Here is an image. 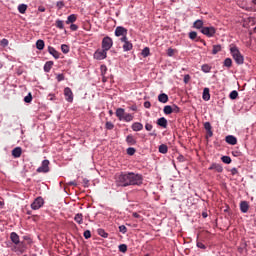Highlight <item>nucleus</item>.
<instances>
[{
    "instance_id": "nucleus-1",
    "label": "nucleus",
    "mask_w": 256,
    "mask_h": 256,
    "mask_svg": "<svg viewBox=\"0 0 256 256\" xmlns=\"http://www.w3.org/2000/svg\"><path fill=\"white\" fill-rule=\"evenodd\" d=\"M117 187H131L143 185V174L134 172H121L116 179Z\"/></svg>"
},
{
    "instance_id": "nucleus-2",
    "label": "nucleus",
    "mask_w": 256,
    "mask_h": 256,
    "mask_svg": "<svg viewBox=\"0 0 256 256\" xmlns=\"http://www.w3.org/2000/svg\"><path fill=\"white\" fill-rule=\"evenodd\" d=\"M230 53L236 65H243V63H245V57H243V54H241V51H239V48H237V46H231Z\"/></svg>"
},
{
    "instance_id": "nucleus-3",
    "label": "nucleus",
    "mask_w": 256,
    "mask_h": 256,
    "mask_svg": "<svg viewBox=\"0 0 256 256\" xmlns=\"http://www.w3.org/2000/svg\"><path fill=\"white\" fill-rule=\"evenodd\" d=\"M238 5L246 11H256V0H238Z\"/></svg>"
},
{
    "instance_id": "nucleus-4",
    "label": "nucleus",
    "mask_w": 256,
    "mask_h": 256,
    "mask_svg": "<svg viewBox=\"0 0 256 256\" xmlns=\"http://www.w3.org/2000/svg\"><path fill=\"white\" fill-rule=\"evenodd\" d=\"M45 205V200H43V197L38 196L31 204V209L33 211H37L42 208V206Z\"/></svg>"
},
{
    "instance_id": "nucleus-5",
    "label": "nucleus",
    "mask_w": 256,
    "mask_h": 256,
    "mask_svg": "<svg viewBox=\"0 0 256 256\" xmlns=\"http://www.w3.org/2000/svg\"><path fill=\"white\" fill-rule=\"evenodd\" d=\"M113 47V39L109 36H106L102 39V49L104 51H109Z\"/></svg>"
},
{
    "instance_id": "nucleus-6",
    "label": "nucleus",
    "mask_w": 256,
    "mask_h": 256,
    "mask_svg": "<svg viewBox=\"0 0 256 256\" xmlns=\"http://www.w3.org/2000/svg\"><path fill=\"white\" fill-rule=\"evenodd\" d=\"M202 35H206V37H215V34L217 33V30L215 27L210 26V27H204L201 30Z\"/></svg>"
},
{
    "instance_id": "nucleus-7",
    "label": "nucleus",
    "mask_w": 256,
    "mask_h": 256,
    "mask_svg": "<svg viewBox=\"0 0 256 256\" xmlns=\"http://www.w3.org/2000/svg\"><path fill=\"white\" fill-rule=\"evenodd\" d=\"M94 59L97 61H103V59H107V50H104V48L101 50H96L94 53Z\"/></svg>"
},
{
    "instance_id": "nucleus-8",
    "label": "nucleus",
    "mask_w": 256,
    "mask_h": 256,
    "mask_svg": "<svg viewBox=\"0 0 256 256\" xmlns=\"http://www.w3.org/2000/svg\"><path fill=\"white\" fill-rule=\"evenodd\" d=\"M36 171L37 173H49V160H43L41 166Z\"/></svg>"
},
{
    "instance_id": "nucleus-9",
    "label": "nucleus",
    "mask_w": 256,
    "mask_h": 256,
    "mask_svg": "<svg viewBox=\"0 0 256 256\" xmlns=\"http://www.w3.org/2000/svg\"><path fill=\"white\" fill-rule=\"evenodd\" d=\"M128 30L127 28L123 27V26H118L115 29V36L116 37H123L124 35H127Z\"/></svg>"
},
{
    "instance_id": "nucleus-10",
    "label": "nucleus",
    "mask_w": 256,
    "mask_h": 256,
    "mask_svg": "<svg viewBox=\"0 0 256 256\" xmlns=\"http://www.w3.org/2000/svg\"><path fill=\"white\" fill-rule=\"evenodd\" d=\"M64 95L68 103H73V91L71 90V88L69 87L64 88Z\"/></svg>"
},
{
    "instance_id": "nucleus-11",
    "label": "nucleus",
    "mask_w": 256,
    "mask_h": 256,
    "mask_svg": "<svg viewBox=\"0 0 256 256\" xmlns=\"http://www.w3.org/2000/svg\"><path fill=\"white\" fill-rule=\"evenodd\" d=\"M204 129L207 133V137H213V126H211V122H205Z\"/></svg>"
},
{
    "instance_id": "nucleus-12",
    "label": "nucleus",
    "mask_w": 256,
    "mask_h": 256,
    "mask_svg": "<svg viewBox=\"0 0 256 256\" xmlns=\"http://www.w3.org/2000/svg\"><path fill=\"white\" fill-rule=\"evenodd\" d=\"M209 171H216L217 173H223V166L221 164L213 163L209 168Z\"/></svg>"
},
{
    "instance_id": "nucleus-13",
    "label": "nucleus",
    "mask_w": 256,
    "mask_h": 256,
    "mask_svg": "<svg viewBox=\"0 0 256 256\" xmlns=\"http://www.w3.org/2000/svg\"><path fill=\"white\" fill-rule=\"evenodd\" d=\"M48 53L54 57V59H59L61 57V53L55 50L53 46L48 47Z\"/></svg>"
},
{
    "instance_id": "nucleus-14",
    "label": "nucleus",
    "mask_w": 256,
    "mask_h": 256,
    "mask_svg": "<svg viewBox=\"0 0 256 256\" xmlns=\"http://www.w3.org/2000/svg\"><path fill=\"white\" fill-rule=\"evenodd\" d=\"M225 141L228 145H237V137L233 135L226 136Z\"/></svg>"
},
{
    "instance_id": "nucleus-15",
    "label": "nucleus",
    "mask_w": 256,
    "mask_h": 256,
    "mask_svg": "<svg viewBox=\"0 0 256 256\" xmlns=\"http://www.w3.org/2000/svg\"><path fill=\"white\" fill-rule=\"evenodd\" d=\"M158 127H162V129H167V119L165 117H161L157 120Z\"/></svg>"
},
{
    "instance_id": "nucleus-16",
    "label": "nucleus",
    "mask_w": 256,
    "mask_h": 256,
    "mask_svg": "<svg viewBox=\"0 0 256 256\" xmlns=\"http://www.w3.org/2000/svg\"><path fill=\"white\" fill-rule=\"evenodd\" d=\"M23 153V150L21 149V147H16L12 150V156L15 159H19V157H21V154Z\"/></svg>"
},
{
    "instance_id": "nucleus-17",
    "label": "nucleus",
    "mask_w": 256,
    "mask_h": 256,
    "mask_svg": "<svg viewBox=\"0 0 256 256\" xmlns=\"http://www.w3.org/2000/svg\"><path fill=\"white\" fill-rule=\"evenodd\" d=\"M10 239L12 241V243H14V245H19L20 240H19V234L16 232H12L10 234Z\"/></svg>"
},
{
    "instance_id": "nucleus-18",
    "label": "nucleus",
    "mask_w": 256,
    "mask_h": 256,
    "mask_svg": "<svg viewBox=\"0 0 256 256\" xmlns=\"http://www.w3.org/2000/svg\"><path fill=\"white\" fill-rule=\"evenodd\" d=\"M131 129L135 132L143 131V124L140 122H134Z\"/></svg>"
},
{
    "instance_id": "nucleus-19",
    "label": "nucleus",
    "mask_w": 256,
    "mask_h": 256,
    "mask_svg": "<svg viewBox=\"0 0 256 256\" xmlns=\"http://www.w3.org/2000/svg\"><path fill=\"white\" fill-rule=\"evenodd\" d=\"M240 211L241 213H247V211H249V203L247 201H242L240 203Z\"/></svg>"
},
{
    "instance_id": "nucleus-20",
    "label": "nucleus",
    "mask_w": 256,
    "mask_h": 256,
    "mask_svg": "<svg viewBox=\"0 0 256 256\" xmlns=\"http://www.w3.org/2000/svg\"><path fill=\"white\" fill-rule=\"evenodd\" d=\"M194 29H200V32L203 31V29L205 28V26H203V20H196L193 24Z\"/></svg>"
},
{
    "instance_id": "nucleus-21",
    "label": "nucleus",
    "mask_w": 256,
    "mask_h": 256,
    "mask_svg": "<svg viewBox=\"0 0 256 256\" xmlns=\"http://www.w3.org/2000/svg\"><path fill=\"white\" fill-rule=\"evenodd\" d=\"M116 117H118L119 121H123V117H125V109L118 108L116 110Z\"/></svg>"
},
{
    "instance_id": "nucleus-22",
    "label": "nucleus",
    "mask_w": 256,
    "mask_h": 256,
    "mask_svg": "<svg viewBox=\"0 0 256 256\" xmlns=\"http://www.w3.org/2000/svg\"><path fill=\"white\" fill-rule=\"evenodd\" d=\"M53 61H47L45 64H44V72L45 73H49L51 71V69H53Z\"/></svg>"
},
{
    "instance_id": "nucleus-23",
    "label": "nucleus",
    "mask_w": 256,
    "mask_h": 256,
    "mask_svg": "<svg viewBox=\"0 0 256 256\" xmlns=\"http://www.w3.org/2000/svg\"><path fill=\"white\" fill-rule=\"evenodd\" d=\"M75 21H77V15L71 14L67 17L66 25H71V23L74 24Z\"/></svg>"
},
{
    "instance_id": "nucleus-24",
    "label": "nucleus",
    "mask_w": 256,
    "mask_h": 256,
    "mask_svg": "<svg viewBox=\"0 0 256 256\" xmlns=\"http://www.w3.org/2000/svg\"><path fill=\"white\" fill-rule=\"evenodd\" d=\"M158 101L160 103H167L169 101V96L165 93H162V94L158 95Z\"/></svg>"
},
{
    "instance_id": "nucleus-25",
    "label": "nucleus",
    "mask_w": 256,
    "mask_h": 256,
    "mask_svg": "<svg viewBox=\"0 0 256 256\" xmlns=\"http://www.w3.org/2000/svg\"><path fill=\"white\" fill-rule=\"evenodd\" d=\"M36 49H38V51H43L45 49V41L39 39L36 41Z\"/></svg>"
},
{
    "instance_id": "nucleus-26",
    "label": "nucleus",
    "mask_w": 256,
    "mask_h": 256,
    "mask_svg": "<svg viewBox=\"0 0 256 256\" xmlns=\"http://www.w3.org/2000/svg\"><path fill=\"white\" fill-rule=\"evenodd\" d=\"M202 98L204 101H209V99H211V94L209 93V88H204Z\"/></svg>"
},
{
    "instance_id": "nucleus-27",
    "label": "nucleus",
    "mask_w": 256,
    "mask_h": 256,
    "mask_svg": "<svg viewBox=\"0 0 256 256\" xmlns=\"http://www.w3.org/2000/svg\"><path fill=\"white\" fill-rule=\"evenodd\" d=\"M126 143H128L129 145H137V140H135V138L133 137V135L129 134L126 137Z\"/></svg>"
},
{
    "instance_id": "nucleus-28",
    "label": "nucleus",
    "mask_w": 256,
    "mask_h": 256,
    "mask_svg": "<svg viewBox=\"0 0 256 256\" xmlns=\"http://www.w3.org/2000/svg\"><path fill=\"white\" fill-rule=\"evenodd\" d=\"M122 49L123 51H131L133 49V43H131V41L125 42Z\"/></svg>"
},
{
    "instance_id": "nucleus-29",
    "label": "nucleus",
    "mask_w": 256,
    "mask_h": 256,
    "mask_svg": "<svg viewBox=\"0 0 256 256\" xmlns=\"http://www.w3.org/2000/svg\"><path fill=\"white\" fill-rule=\"evenodd\" d=\"M74 221H76L78 223V225H83V214L77 213L74 216Z\"/></svg>"
},
{
    "instance_id": "nucleus-30",
    "label": "nucleus",
    "mask_w": 256,
    "mask_h": 256,
    "mask_svg": "<svg viewBox=\"0 0 256 256\" xmlns=\"http://www.w3.org/2000/svg\"><path fill=\"white\" fill-rule=\"evenodd\" d=\"M97 233L100 237H103V239H107V237H109V233H107L103 228H99Z\"/></svg>"
},
{
    "instance_id": "nucleus-31",
    "label": "nucleus",
    "mask_w": 256,
    "mask_h": 256,
    "mask_svg": "<svg viewBox=\"0 0 256 256\" xmlns=\"http://www.w3.org/2000/svg\"><path fill=\"white\" fill-rule=\"evenodd\" d=\"M159 153H162V155H165L167 151H169V148L167 147V144H161L158 148Z\"/></svg>"
},
{
    "instance_id": "nucleus-32",
    "label": "nucleus",
    "mask_w": 256,
    "mask_h": 256,
    "mask_svg": "<svg viewBox=\"0 0 256 256\" xmlns=\"http://www.w3.org/2000/svg\"><path fill=\"white\" fill-rule=\"evenodd\" d=\"M221 49H222V47L220 44L213 45L212 55H217V53H220Z\"/></svg>"
},
{
    "instance_id": "nucleus-33",
    "label": "nucleus",
    "mask_w": 256,
    "mask_h": 256,
    "mask_svg": "<svg viewBox=\"0 0 256 256\" xmlns=\"http://www.w3.org/2000/svg\"><path fill=\"white\" fill-rule=\"evenodd\" d=\"M163 111L165 115H171V113H173V108L171 105H166Z\"/></svg>"
},
{
    "instance_id": "nucleus-34",
    "label": "nucleus",
    "mask_w": 256,
    "mask_h": 256,
    "mask_svg": "<svg viewBox=\"0 0 256 256\" xmlns=\"http://www.w3.org/2000/svg\"><path fill=\"white\" fill-rule=\"evenodd\" d=\"M224 67H227L228 69L232 67L233 60L231 58H226L223 63Z\"/></svg>"
},
{
    "instance_id": "nucleus-35",
    "label": "nucleus",
    "mask_w": 256,
    "mask_h": 256,
    "mask_svg": "<svg viewBox=\"0 0 256 256\" xmlns=\"http://www.w3.org/2000/svg\"><path fill=\"white\" fill-rule=\"evenodd\" d=\"M18 11L19 13H21L22 15L26 13L27 11V5L26 4H20L18 6Z\"/></svg>"
},
{
    "instance_id": "nucleus-36",
    "label": "nucleus",
    "mask_w": 256,
    "mask_h": 256,
    "mask_svg": "<svg viewBox=\"0 0 256 256\" xmlns=\"http://www.w3.org/2000/svg\"><path fill=\"white\" fill-rule=\"evenodd\" d=\"M122 121H125L126 123H129V122L133 121V115L124 114V117L122 118Z\"/></svg>"
},
{
    "instance_id": "nucleus-37",
    "label": "nucleus",
    "mask_w": 256,
    "mask_h": 256,
    "mask_svg": "<svg viewBox=\"0 0 256 256\" xmlns=\"http://www.w3.org/2000/svg\"><path fill=\"white\" fill-rule=\"evenodd\" d=\"M201 69L203 73H211V66H209V64H203Z\"/></svg>"
},
{
    "instance_id": "nucleus-38",
    "label": "nucleus",
    "mask_w": 256,
    "mask_h": 256,
    "mask_svg": "<svg viewBox=\"0 0 256 256\" xmlns=\"http://www.w3.org/2000/svg\"><path fill=\"white\" fill-rule=\"evenodd\" d=\"M150 54H151V50L149 49V47H145L141 53L142 57H149Z\"/></svg>"
},
{
    "instance_id": "nucleus-39",
    "label": "nucleus",
    "mask_w": 256,
    "mask_h": 256,
    "mask_svg": "<svg viewBox=\"0 0 256 256\" xmlns=\"http://www.w3.org/2000/svg\"><path fill=\"white\" fill-rule=\"evenodd\" d=\"M56 27H57V29H61V30H63V29H65V24L63 23V20H56Z\"/></svg>"
},
{
    "instance_id": "nucleus-40",
    "label": "nucleus",
    "mask_w": 256,
    "mask_h": 256,
    "mask_svg": "<svg viewBox=\"0 0 256 256\" xmlns=\"http://www.w3.org/2000/svg\"><path fill=\"white\" fill-rule=\"evenodd\" d=\"M61 51H62V53H64L65 55H67V53H69V51H70L69 45H67V44H62V45H61Z\"/></svg>"
},
{
    "instance_id": "nucleus-41",
    "label": "nucleus",
    "mask_w": 256,
    "mask_h": 256,
    "mask_svg": "<svg viewBox=\"0 0 256 256\" xmlns=\"http://www.w3.org/2000/svg\"><path fill=\"white\" fill-rule=\"evenodd\" d=\"M237 97H239V92H237V90H233L230 94H229V98L232 100L237 99Z\"/></svg>"
},
{
    "instance_id": "nucleus-42",
    "label": "nucleus",
    "mask_w": 256,
    "mask_h": 256,
    "mask_svg": "<svg viewBox=\"0 0 256 256\" xmlns=\"http://www.w3.org/2000/svg\"><path fill=\"white\" fill-rule=\"evenodd\" d=\"M221 161L225 163L226 165H229L231 163V157L229 156H222Z\"/></svg>"
},
{
    "instance_id": "nucleus-43",
    "label": "nucleus",
    "mask_w": 256,
    "mask_h": 256,
    "mask_svg": "<svg viewBox=\"0 0 256 256\" xmlns=\"http://www.w3.org/2000/svg\"><path fill=\"white\" fill-rule=\"evenodd\" d=\"M120 253H127V246L126 244H120L118 247Z\"/></svg>"
},
{
    "instance_id": "nucleus-44",
    "label": "nucleus",
    "mask_w": 256,
    "mask_h": 256,
    "mask_svg": "<svg viewBox=\"0 0 256 256\" xmlns=\"http://www.w3.org/2000/svg\"><path fill=\"white\" fill-rule=\"evenodd\" d=\"M31 101H33V95H31V93H28V95L24 97V102L31 103Z\"/></svg>"
},
{
    "instance_id": "nucleus-45",
    "label": "nucleus",
    "mask_w": 256,
    "mask_h": 256,
    "mask_svg": "<svg viewBox=\"0 0 256 256\" xmlns=\"http://www.w3.org/2000/svg\"><path fill=\"white\" fill-rule=\"evenodd\" d=\"M57 9H63L65 7V1L60 0L56 3Z\"/></svg>"
},
{
    "instance_id": "nucleus-46",
    "label": "nucleus",
    "mask_w": 256,
    "mask_h": 256,
    "mask_svg": "<svg viewBox=\"0 0 256 256\" xmlns=\"http://www.w3.org/2000/svg\"><path fill=\"white\" fill-rule=\"evenodd\" d=\"M196 38H197V32L191 31L189 33V39H191L192 41H195Z\"/></svg>"
},
{
    "instance_id": "nucleus-47",
    "label": "nucleus",
    "mask_w": 256,
    "mask_h": 256,
    "mask_svg": "<svg viewBox=\"0 0 256 256\" xmlns=\"http://www.w3.org/2000/svg\"><path fill=\"white\" fill-rule=\"evenodd\" d=\"M119 231H120V233H122L123 235H125V233H127V226H125V225H120V226H119Z\"/></svg>"
},
{
    "instance_id": "nucleus-48",
    "label": "nucleus",
    "mask_w": 256,
    "mask_h": 256,
    "mask_svg": "<svg viewBox=\"0 0 256 256\" xmlns=\"http://www.w3.org/2000/svg\"><path fill=\"white\" fill-rule=\"evenodd\" d=\"M181 108H179V106L173 104L172 105V113H180Z\"/></svg>"
},
{
    "instance_id": "nucleus-49",
    "label": "nucleus",
    "mask_w": 256,
    "mask_h": 256,
    "mask_svg": "<svg viewBox=\"0 0 256 256\" xmlns=\"http://www.w3.org/2000/svg\"><path fill=\"white\" fill-rule=\"evenodd\" d=\"M115 125L112 124V122H106L105 128L111 131V129H114Z\"/></svg>"
},
{
    "instance_id": "nucleus-50",
    "label": "nucleus",
    "mask_w": 256,
    "mask_h": 256,
    "mask_svg": "<svg viewBox=\"0 0 256 256\" xmlns=\"http://www.w3.org/2000/svg\"><path fill=\"white\" fill-rule=\"evenodd\" d=\"M135 151H136L135 148L129 147L127 149V155L133 156V155H135Z\"/></svg>"
},
{
    "instance_id": "nucleus-51",
    "label": "nucleus",
    "mask_w": 256,
    "mask_h": 256,
    "mask_svg": "<svg viewBox=\"0 0 256 256\" xmlns=\"http://www.w3.org/2000/svg\"><path fill=\"white\" fill-rule=\"evenodd\" d=\"M167 55L168 57H173L175 55V50L173 48H168Z\"/></svg>"
},
{
    "instance_id": "nucleus-52",
    "label": "nucleus",
    "mask_w": 256,
    "mask_h": 256,
    "mask_svg": "<svg viewBox=\"0 0 256 256\" xmlns=\"http://www.w3.org/2000/svg\"><path fill=\"white\" fill-rule=\"evenodd\" d=\"M83 235H84L85 239H91V231L90 230L84 231Z\"/></svg>"
},
{
    "instance_id": "nucleus-53",
    "label": "nucleus",
    "mask_w": 256,
    "mask_h": 256,
    "mask_svg": "<svg viewBox=\"0 0 256 256\" xmlns=\"http://www.w3.org/2000/svg\"><path fill=\"white\" fill-rule=\"evenodd\" d=\"M185 85H187V83H189V81H191V76L189 74L184 75V79H183Z\"/></svg>"
},
{
    "instance_id": "nucleus-54",
    "label": "nucleus",
    "mask_w": 256,
    "mask_h": 256,
    "mask_svg": "<svg viewBox=\"0 0 256 256\" xmlns=\"http://www.w3.org/2000/svg\"><path fill=\"white\" fill-rule=\"evenodd\" d=\"M145 129H146V131H153V124L146 123L145 124Z\"/></svg>"
},
{
    "instance_id": "nucleus-55",
    "label": "nucleus",
    "mask_w": 256,
    "mask_h": 256,
    "mask_svg": "<svg viewBox=\"0 0 256 256\" xmlns=\"http://www.w3.org/2000/svg\"><path fill=\"white\" fill-rule=\"evenodd\" d=\"M196 246L198 247V249H207V246H205L203 242H197Z\"/></svg>"
},
{
    "instance_id": "nucleus-56",
    "label": "nucleus",
    "mask_w": 256,
    "mask_h": 256,
    "mask_svg": "<svg viewBox=\"0 0 256 256\" xmlns=\"http://www.w3.org/2000/svg\"><path fill=\"white\" fill-rule=\"evenodd\" d=\"M57 81L60 83V81H65V75L63 74H58L56 77Z\"/></svg>"
},
{
    "instance_id": "nucleus-57",
    "label": "nucleus",
    "mask_w": 256,
    "mask_h": 256,
    "mask_svg": "<svg viewBox=\"0 0 256 256\" xmlns=\"http://www.w3.org/2000/svg\"><path fill=\"white\" fill-rule=\"evenodd\" d=\"M121 43H128L129 38H127V35H124L120 38Z\"/></svg>"
},
{
    "instance_id": "nucleus-58",
    "label": "nucleus",
    "mask_w": 256,
    "mask_h": 256,
    "mask_svg": "<svg viewBox=\"0 0 256 256\" xmlns=\"http://www.w3.org/2000/svg\"><path fill=\"white\" fill-rule=\"evenodd\" d=\"M70 29H71V31H77V29H79V26H77L76 24H71L70 25Z\"/></svg>"
},
{
    "instance_id": "nucleus-59",
    "label": "nucleus",
    "mask_w": 256,
    "mask_h": 256,
    "mask_svg": "<svg viewBox=\"0 0 256 256\" xmlns=\"http://www.w3.org/2000/svg\"><path fill=\"white\" fill-rule=\"evenodd\" d=\"M144 107H145V109H151V102L150 101H145L144 102Z\"/></svg>"
},
{
    "instance_id": "nucleus-60",
    "label": "nucleus",
    "mask_w": 256,
    "mask_h": 256,
    "mask_svg": "<svg viewBox=\"0 0 256 256\" xmlns=\"http://www.w3.org/2000/svg\"><path fill=\"white\" fill-rule=\"evenodd\" d=\"M230 173H231V175H237V173H239V170H237V168H232L230 170Z\"/></svg>"
},
{
    "instance_id": "nucleus-61",
    "label": "nucleus",
    "mask_w": 256,
    "mask_h": 256,
    "mask_svg": "<svg viewBox=\"0 0 256 256\" xmlns=\"http://www.w3.org/2000/svg\"><path fill=\"white\" fill-rule=\"evenodd\" d=\"M5 207V201L3 198L0 197V209H3Z\"/></svg>"
},
{
    "instance_id": "nucleus-62",
    "label": "nucleus",
    "mask_w": 256,
    "mask_h": 256,
    "mask_svg": "<svg viewBox=\"0 0 256 256\" xmlns=\"http://www.w3.org/2000/svg\"><path fill=\"white\" fill-rule=\"evenodd\" d=\"M2 45H4V47H7V45H9V40L7 39H2Z\"/></svg>"
},
{
    "instance_id": "nucleus-63",
    "label": "nucleus",
    "mask_w": 256,
    "mask_h": 256,
    "mask_svg": "<svg viewBox=\"0 0 256 256\" xmlns=\"http://www.w3.org/2000/svg\"><path fill=\"white\" fill-rule=\"evenodd\" d=\"M149 137H157V132L155 130L150 132Z\"/></svg>"
},
{
    "instance_id": "nucleus-64",
    "label": "nucleus",
    "mask_w": 256,
    "mask_h": 256,
    "mask_svg": "<svg viewBox=\"0 0 256 256\" xmlns=\"http://www.w3.org/2000/svg\"><path fill=\"white\" fill-rule=\"evenodd\" d=\"M38 11H40V13H45V7L44 6H39Z\"/></svg>"
}]
</instances>
